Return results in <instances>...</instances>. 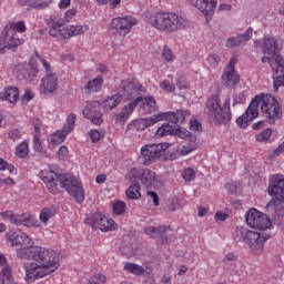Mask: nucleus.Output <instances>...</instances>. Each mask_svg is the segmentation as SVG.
<instances>
[{
  "instance_id": "obj_1",
  "label": "nucleus",
  "mask_w": 284,
  "mask_h": 284,
  "mask_svg": "<svg viewBox=\"0 0 284 284\" xmlns=\"http://www.w3.org/2000/svg\"><path fill=\"white\" fill-rule=\"evenodd\" d=\"M258 106L261 108L262 116H264L271 125H274L276 121L283 118V109L276 98L271 94L262 93L261 95H256L244 114L236 119L239 128H247L248 123L258 116Z\"/></svg>"
},
{
  "instance_id": "obj_2",
  "label": "nucleus",
  "mask_w": 284,
  "mask_h": 284,
  "mask_svg": "<svg viewBox=\"0 0 284 284\" xmlns=\"http://www.w3.org/2000/svg\"><path fill=\"white\" fill-rule=\"evenodd\" d=\"M39 176L45 183L51 194H59L61 190H65L70 196H73L77 203L81 204L85 201V190H83V184L77 178L57 174L52 170L41 171Z\"/></svg>"
},
{
  "instance_id": "obj_3",
  "label": "nucleus",
  "mask_w": 284,
  "mask_h": 284,
  "mask_svg": "<svg viewBox=\"0 0 284 284\" xmlns=\"http://www.w3.org/2000/svg\"><path fill=\"white\" fill-rule=\"evenodd\" d=\"M59 261V253L54 250L37 246L34 262L24 264L27 278L37 281L57 272L61 266Z\"/></svg>"
},
{
  "instance_id": "obj_4",
  "label": "nucleus",
  "mask_w": 284,
  "mask_h": 284,
  "mask_svg": "<svg viewBox=\"0 0 284 284\" xmlns=\"http://www.w3.org/2000/svg\"><path fill=\"white\" fill-rule=\"evenodd\" d=\"M146 22L158 32H164L165 34H173V32H179V30H183L187 26L183 17L175 12L164 11L151 13L146 17Z\"/></svg>"
},
{
  "instance_id": "obj_5",
  "label": "nucleus",
  "mask_w": 284,
  "mask_h": 284,
  "mask_svg": "<svg viewBox=\"0 0 284 284\" xmlns=\"http://www.w3.org/2000/svg\"><path fill=\"white\" fill-rule=\"evenodd\" d=\"M204 114L215 125H227L232 121L230 100H225L221 105V98L216 94L211 95L204 104Z\"/></svg>"
},
{
  "instance_id": "obj_6",
  "label": "nucleus",
  "mask_w": 284,
  "mask_h": 284,
  "mask_svg": "<svg viewBox=\"0 0 284 284\" xmlns=\"http://www.w3.org/2000/svg\"><path fill=\"white\" fill-rule=\"evenodd\" d=\"M160 114H173L174 118L166 116L162 119V121H169L170 123L162 124L158 130L155 136H172V134H178L182 139H185L190 134V132L181 131V123H185V119L190 116V111L187 110H176L175 112H161Z\"/></svg>"
},
{
  "instance_id": "obj_7",
  "label": "nucleus",
  "mask_w": 284,
  "mask_h": 284,
  "mask_svg": "<svg viewBox=\"0 0 284 284\" xmlns=\"http://www.w3.org/2000/svg\"><path fill=\"white\" fill-rule=\"evenodd\" d=\"M139 24V20L134 16L115 17L111 20L109 34L113 48L119 45L123 38L128 37L132 29Z\"/></svg>"
},
{
  "instance_id": "obj_8",
  "label": "nucleus",
  "mask_w": 284,
  "mask_h": 284,
  "mask_svg": "<svg viewBox=\"0 0 284 284\" xmlns=\"http://www.w3.org/2000/svg\"><path fill=\"white\" fill-rule=\"evenodd\" d=\"M90 30V26L88 24H71L68 27H63L61 22L53 21L49 23V34L57 39V41H68L72 39V37H79L80 34H85Z\"/></svg>"
},
{
  "instance_id": "obj_9",
  "label": "nucleus",
  "mask_w": 284,
  "mask_h": 284,
  "mask_svg": "<svg viewBox=\"0 0 284 284\" xmlns=\"http://www.w3.org/2000/svg\"><path fill=\"white\" fill-rule=\"evenodd\" d=\"M263 52L262 63H270L271 68H277L275 72H284V59L280 53L276 39L265 37L263 40Z\"/></svg>"
},
{
  "instance_id": "obj_10",
  "label": "nucleus",
  "mask_w": 284,
  "mask_h": 284,
  "mask_svg": "<svg viewBox=\"0 0 284 284\" xmlns=\"http://www.w3.org/2000/svg\"><path fill=\"white\" fill-rule=\"evenodd\" d=\"M267 192L270 196H273L267 205L274 207L275 212H284V176L273 175L270 179Z\"/></svg>"
},
{
  "instance_id": "obj_11",
  "label": "nucleus",
  "mask_w": 284,
  "mask_h": 284,
  "mask_svg": "<svg viewBox=\"0 0 284 284\" xmlns=\"http://www.w3.org/2000/svg\"><path fill=\"white\" fill-rule=\"evenodd\" d=\"M1 219L10 221L17 227L24 225V227H41V223L34 215L30 213L14 214L12 211H3L0 213Z\"/></svg>"
},
{
  "instance_id": "obj_12",
  "label": "nucleus",
  "mask_w": 284,
  "mask_h": 284,
  "mask_svg": "<svg viewBox=\"0 0 284 284\" xmlns=\"http://www.w3.org/2000/svg\"><path fill=\"white\" fill-rule=\"evenodd\" d=\"M170 148L169 143L146 144L142 146L141 154L144 160V165H152L156 163L161 156L165 154V150Z\"/></svg>"
},
{
  "instance_id": "obj_13",
  "label": "nucleus",
  "mask_w": 284,
  "mask_h": 284,
  "mask_svg": "<svg viewBox=\"0 0 284 284\" xmlns=\"http://www.w3.org/2000/svg\"><path fill=\"white\" fill-rule=\"evenodd\" d=\"M166 116H170V119H174V114L172 113H158L151 118L133 120L131 123L128 124L126 130H132L133 132H143V130L152 128V125H155V123H159V121H163V119H166Z\"/></svg>"
},
{
  "instance_id": "obj_14",
  "label": "nucleus",
  "mask_w": 284,
  "mask_h": 284,
  "mask_svg": "<svg viewBox=\"0 0 284 284\" xmlns=\"http://www.w3.org/2000/svg\"><path fill=\"white\" fill-rule=\"evenodd\" d=\"M245 221L253 230H270L272 227V221L267 215L263 214L256 209H251L245 215Z\"/></svg>"
},
{
  "instance_id": "obj_15",
  "label": "nucleus",
  "mask_w": 284,
  "mask_h": 284,
  "mask_svg": "<svg viewBox=\"0 0 284 284\" xmlns=\"http://www.w3.org/2000/svg\"><path fill=\"white\" fill-rule=\"evenodd\" d=\"M139 92H145V88L141 85L136 78L122 80L119 88V94L122 99H134V97H139Z\"/></svg>"
},
{
  "instance_id": "obj_16",
  "label": "nucleus",
  "mask_w": 284,
  "mask_h": 284,
  "mask_svg": "<svg viewBox=\"0 0 284 284\" xmlns=\"http://www.w3.org/2000/svg\"><path fill=\"white\" fill-rule=\"evenodd\" d=\"M77 124V114L71 113L67 116V123L64 124L61 131H57L50 136L49 144L51 148H57V145H61L65 138L72 130H74V125Z\"/></svg>"
},
{
  "instance_id": "obj_17",
  "label": "nucleus",
  "mask_w": 284,
  "mask_h": 284,
  "mask_svg": "<svg viewBox=\"0 0 284 284\" xmlns=\"http://www.w3.org/2000/svg\"><path fill=\"white\" fill-rule=\"evenodd\" d=\"M26 40L20 38L18 33H13L12 31H8V29H3L2 36L0 39V54H3V50H17L20 45H23Z\"/></svg>"
},
{
  "instance_id": "obj_18",
  "label": "nucleus",
  "mask_w": 284,
  "mask_h": 284,
  "mask_svg": "<svg viewBox=\"0 0 284 284\" xmlns=\"http://www.w3.org/2000/svg\"><path fill=\"white\" fill-rule=\"evenodd\" d=\"M85 223H89L93 230H101V232H112L116 230L114 220L108 219L101 213H94L91 219L85 220Z\"/></svg>"
},
{
  "instance_id": "obj_19",
  "label": "nucleus",
  "mask_w": 284,
  "mask_h": 284,
  "mask_svg": "<svg viewBox=\"0 0 284 284\" xmlns=\"http://www.w3.org/2000/svg\"><path fill=\"white\" fill-rule=\"evenodd\" d=\"M270 239L265 233H250L248 240H247V245L251 250V252L255 256H261L263 254V250H265V241Z\"/></svg>"
},
{
  "instance_id": "obj_20",
  "label": "nucleus",
  "mask_w": 284,
  "mask_h": 284,
  "mask_svg": "<svg viewBox=\"0 0 284 284\" xmlns=\"http://www.w3.org/2000/svg\"><path fill=\"white\" fill-rule=\"evenodd\" d=\"M82 114L93 125H101L103 123V113L99 110V102H89L82 110Z\"/></svg>"
},
{
  "instance_id": "obj_21",
  "label": "nucleus",
  "mask_w": 284,
  "mask_h": 284,
  "mask_svg": "<svg viewBox=\"0 0 284 284\" xmlns=\"http://www.w3.org/2000/svg\"><path fill=\"white\" fill-rule=\"evenodd\" d=\"M194 6L202 12V14H204L206 22L210 23L214 17V11L216 10L219 2H216V0H195Z\"/></svg>"
},
{
  "instance_id": "obj_22",
  "label": "nucleus",
  "mask_w": 284,
  "mask_h": 284,
  "mask_svg": "<svg viewBox=\"0 0 284 284\" xmlns=\"http://www.w3.org/2000/svg\"><path fill=\"white\" fill-rule=\"evenodd\" d=\"M7 240L11 243L12 247L16 245L30 247L32 245V239L21 231L7 232Z\"/></svg>"
},
{
  "instance_id": "obj_23",
  "label": "nucleus",
  "mask_w": 284,
  "mask_h": 284,
  "mask_svg": "<svg viewBox=\"0 0 284 284\" xmlns=\"http://www.w3.org/2000/svg\"><path fill=\"white\" fill-rule=\"evenodd\" d=\"M57 88H59V82L55 73H49L47 77L41 79V94H54V92H57Z\"/></svg>"
},
{
  "instance_id": "obj_24",
  "label": "nucleus",
  "mask_w": 284,
  "mask_h": 284,
  "mask_svg": "<svg viewBox=\"0 0 284 284\" xmlns=\"http://www.w3.org/2000/svg\"><path fill=\"white\" fill-rule=\"evenodd\" d=\"M254 34V29L250 27L243 34H237L236 37H231L226 40V48H241L243 43H247L252 36Z\"/></svg>"
},
{
  "instance_id": "obj_25",
  "label": "nucleus",
  "mask_w": 284,
  "mask_h": 284,
  "mask_svg": "<svg viewBox=\"0 0 284 284\" xmlns=\"http://www.w3.org/2000/svg\"><path fill=\"white\" fill-rule=\"evenodd\" d=\"M144 233L151 239H161L162 243H168L170 236L168 235V226H146Z\"/></svg>"
},
{
  "instance_id": "obj_26",
  "label": "nucleus",
  "mask_w": 284,
  "mask_h": 284,
  "mask_svg": "<svg viewBox=\"0 0 284 284\" xmlns=\"http://www.w3.org/2000/svg\"><path fill=\"white\" fill-rule=\"evenodd\" d=\"M140 102L141 98L134 99L128 105H125L120 113L115 114L116 121H119L120 123H125V121L130 119V115L132 114V112H134L136 105H139Z\"/></svg>"
},
{
  "instance_id": "obj_27",
  "label": "nucleus",
  "mask_w": 284,
  "mask_h": 284,
  "mask_svg": "<svg viewBox=\"0 0 284 284\" xmlns=\"http://www.w3.org/2000/svg\"><path fill=\"white\" fill-rule=\"evenodd\" d=\"M0 101H9V103H17L19 101V89L16 87H8L0 92Z\"/></svg>"
},
{
  "instance_id": "obj_28",
  "label": "nucleus",
  "mask_w": 284,
  "mask_h": 284,
  "mask_svg": "<svg viewBox=\"0 0 284 284\" xmlns=\"http://www.w3.org/2000/svg\"><path fill=\"white\" fill-rule=\"evenodd\" d=\"M222 83L225 88H236L237 83H241V75L237 72H224L222 74Z\"/></svg>"
},
{
  "instance_id": "obj_29",
  "label": "nucleus",
  "mask_w": 284,
  "mask_h": 284,
  "mask_svg": "<svg viewBox=\"0 0 284 284\" xmlns=\"http://www.w3.org/2000/svg\"><path fill=\"white\" fill-rule=\"evenodd\" d=\"M17 257L21 261H36L37 257V246L34 247H21L17 250Z\"/></svg>"
},
{
  "instance_id": "obj_30",
  "label": "nucleus",
  "mask_w": 284,
  "mask_h": 284,
  "mask_svg": "<svg viewBox=\"0 0 284 284\" xmlns=\"http://www.w3.org/2000/svg\"><path fill=\"white\" fill-rule=\"evenodd\" d=\"M135 99H140V103H142V108L144 110H148L149 114H152V112H156L159 110V106L156 105V99L152 95L146 97H138Z\"/></svg>"
},
{
  "instance_id": "obj_31",
  "label": "nucleus",
  "mask_w": 284,
  "mask_h": 284,
  "mask_svg": "<svg viewBox=\"0 0 284 284\" xmlns=\"http://www.w3.org/2000/svg\"><path fill=\"white\" fill-rule=\"evenodd\" d=\"M6 30L9 32H13V34H23L28 31V27L26 26V21L20 20L16 22H9L6 27Z\"/></svg>"
},
{
  "instance_id": "obj_32",
  "label": "nucleus",
  "mask_w": 284,
  "mask_h": 284,
  "mask_svg": "<svg viewBox=\"0 0 284 284\" xmlns=\"http://www.w3.org/2000/svg\"><path fill=\"white\" fill-rule=\"evenodd\" d=\"M141 183H143L145 187H154V185L156 184V173L150 169H144Z\"/></svg>"
},
{
  "instance_id": "obj_33",
  "label": "nucleus",
  "mask_w": 284,
  "mask_h": 284,
  "mask_svg": "<svg viewBox=\"0 0 284 284\" xmlns=\"http://www.w3.org/2000/svg\"><path fill=\"white\" fill-rule=\"evenodd\" d=\"M121 101V95L109 97L103 101V110H105V112H112V110H114V108H116Z\"/></svg>"
},
{
  "instance_id": "obj_34",
  "label": "nucleus",
  "mask_w": 284,
  "mask_h": 284,
  "mask_svg": "<svg viewBox=\"0 0 284 284\" xmlns=\"http://www.w3.org/2000/svg\"><path fill=\"white\" fill-rule=\"evenodd\" d=\"M0 283L1 284H17L14 277H12V268L10 266H4L0 272Z\"/></svg>"
},
{
  "instance_id": "obj_35",
  "label": "nucleus",
  "mask_w": 284,
  "mask_h": 284,
  "mask_svg": "<svg viewBox=\"0 0 284 284\" xmlns=\"http://www.w3.org/2000/svg\"><path fill=\"white\" fill-rule=\"evenodd\" d=\"M129 181L131 184L141 185V179L143 176V170L142 169H131L130 172L126 174Z\"/></svg>"
},
{
  "instance_id": "obj_36",
  "label": "nucleus",
  "mask_w": 284,
  "mask_h": 284,
  "mask_svg": "<svg viewBox=\"0 0 284 284\" xmlns=\"http://www.w3.org/2000/svg\"><path fill=\"white\" fill-rule=\"evenodd\" d=\"M125 272H130V274H134L135 276H143L145 274V268L139 264L126 263L124 265Z\"/></svg>"
},
{
  "instance_id": "obj_37",
  "label": "nucleus",
  "mask_w": 284,
  "mask_h": 284,
  "mask_svg": "<svg viewBox=\"0 0 284 284\" xmlns=\"http://www.w3.org/2000/svg\"><path fill=\"white\" fill-rule=\"evenodd\" d=\"M253 233H254V231H250V230L245 229L244 226H237L235 229L236 239H239V241H245L246 243L250 240V234H253Z\"/></svg>"
},
{
  "instance_id": "obj_38",
  "label": "nucleus",
  "mask_w": 284,
  "mask_h": 284,
  "mask_svg": "<svg viewBox=\"0 0 284 284\" xmlns=\"http://www.w3.org/2000/svg\"><path fill=\"white\" fill-rule=\"evenodd\" d=\"M141 196V184H131L126 190V197L131 200L140 199Z\"/></svg>"
},
{
  "instance_id": "obj_39",
  "label": "nucleus",
  "mask_w": 284,
  "mask_h": 284,
  "mask_svg": "<svg viewBox=\"0 0 284 284\" xmlns=\"http://www.w3.org/2000/svg\"><path fill=\"white\" fill-rule=\"evenodd\" d=\"M30 154V148L28 146V142L23 141L16 148V156L18 159H26Z\"/></svg>"
},
{
  "instance_id": "obj_40",
  "label": "nucleus",
  "mask_w": 284,
  "mask_h": 284,
  "mask_svg": "<svg viewBox=\"0 0 284 284\" xmlns=\"http://www.w3.org/2000/svg\"><path fill=\"white\" fill-rule=\"evenodd\" d=\"M272 129H264L255 135V139L258 143H270L272 141Z\"/></svg>"
},
{
  "instance_id": "obj_41",
  "label": "nucleus",
  "mask_w": 284,
  "mask_h": 284,
  "mask_svg": "<svg viewBox=\"0 0 284 284\" xmlns=\"http://www.w3.org/2000/svg\"><path fill=\"white\" fill-rule=\"evenodd\" d=\"M101 85H103V78L98 77L88 82L87 90L90 92H99V90H101Z\"/></svg>"
},
{
  "instance_id": "obj_42",
  "label": "nucleus",
  "mask_w": 284,
  "mask_h": 284,
  "mask_svg": "<svg viewBox=\"0 0 284 284\" xmlns=\"http://www.w3.org/2000/svg\"><path fill=\"white\" fill-rule=\"evenodd\" d=\"M18 4L21 6V8H32L33 10H43V8H45V4L30 0H18Z\"/></svg>"
},
{
  "instance_id": "obj_43",
  "label": "nucleus",
  "mask_w": 284,
  "mask_h": 284,
  "mask_svg": "<svg viewBox=\"0 0 284 284\" xmlns=\"http://www.w3.org/2000/svg\"><path fill=\"white\" fill-rule=\"evenodd\" d=\"M54 216V210L52 209H48L44 207L41 210L40 212V221H42V223L44 225H48V222L50 221V219H52Z\"/></svg>"
},
{
  "instance_id": "obj_44",
  "label": "nucleus",
  "mask_w": 284,
  "mask_h": 284,
  "mask_svg": "<svg viewBox=\"0 0 284 284\" xmlns=\"http://www.w3.org/2000/svg\"><path fill=\"white\" fill-rule=\"evenodd\" d=\"M36 134L33 135V150L36 152H43V143L41 142V133H39V126H36Z\"/></svg>"
},
{
  "instance_id": "obj_45",
  "label": "nucleus",
  "mask_w": 284,
  "mask_h": 284,
  "mask_svg": "<svg viewBox=\"0 0 284 284\" xmlns=\"http://www.w3.org/2000/svg\"><path fill=\"white\" fill-rule=\"evenodd\" d=\"M39 61H41V55H39V52L36 51L29 60V67L32 72H39Z\"/></svg>"
},
{
  "instance_id": "obj_46",
  "label": "nucleus",
  "mask_w": 284,
  "mask_h": 284,
  "mask_svg": "<svg viewBox=\"0 0 284 284\" xmlns=\"http://www.w3.org/2000/svg\"><path fill=\"white\" fill-rule=\"evenodd\" d=\"M274 90L277 91L281 87L284 88V72H275L273 74Z\"/></svg>"
},
{
  "instance_id": "obj_47",
  "label": "nucleus",
  "mask_w": 284,
  "mask_h": 284,
  "mask_svg": "<svg viewBox=\"0 0 284 284\" xmlns=\"http://www.w3.org/2000/svg\"><path fill=\"white\" fill-rule=\"evenodd\" d=\"M162 57L164 61H168L169 63L174 61V59H176V55H174V51H172V49H170V47L168 45L163 47Z\"/></svg>"
},
{
  "instance_id": "obj_48",
  "label": "nucleus",
  "mask_w": 284,
  "mask_h": 284,
  "mask_svg": "<svg viewBox=\"0 0 284 284\" xmlns=\"http://www.w3.org/2000/svg\"><path fill=\"white\" fill-rule=\"evenodd\" d=\"M206 63H209V65H211V68H217V65L221 63V58L216 53H211L206 58Z\"/></svg>"
},
{
  "instance_id": "obj_49",
  "label": "nucleus",
  "mask_w": 284,
  "mask_h": 284,
  "mask_svg": "<svg viewBox=\"0 0 284 284\" xmlns=\"http://www.w3.org/2000/svg\"><path fill=\"white\" fill-rule=\"evenodd\" d=\"M113 212L114 214H118V216H121V214L125 213V203L118 201L113 204Z\"/></svg>"
},
{
  "instance_id": "obj_50",
  "label": "nucleus",
  "mask_w": 284,
  "mask_h": 284,
  "mask_svg": "<svg viewBox=\"0 0 284 284\" xmlns=\"http://www.w3.org/2000/svg\"><path fill=\"white\" fill-rule=\"evenodd\" d=\"M184 181H194L196 179V171L194 169H185L182 173Z\"/></svg>"
},
{
  "instance_id": "obj_51",
  "label": "nucleus",
  "mask_w": 284,
  "mask_h": 284,
  "mask_svg": "<svg viewBox=\"0 0 284 284\" xmlns=\"http://www.w3.org/2000/svg\"><path fill=\"white\" fill-rule=\"evenodd\" d=\"M106 277L103 274H98L89 280L88 284H105Z\"/></svg>"
},
{
  "instance_id": "obj_52",
  "label": "nucleus",
  "mask_w": 284,
  "mask_h": 284,
  "mask_svg": "<svg viewBox=\"0 0 284 284\" xmlns=\"http://www.w3.org/2000/svg\"><path fill=\"white\" fill-rule=\"evenodd\" d=\"M4 170H8V172L12 173L14 172V165L0 158V172H4Z\"/></svg>"
},
{
  "instance_id": "obj_53",
  "label": "nucleus",
  "mask_w": 284,
  "mask_h": 284,
  "mask_svg": "<svg viewBox=\"0 0 284 284\" xmlns=\"http://www.w3.org/2000/svg\"><path fill=\"white\" fill-rule=\"evenodd\" d=\"M160 88H162V90H165V92H174V90H176V87H174V84L169 80H164L163 82H161Z\"/></svg>"
},
{
  "instance_id": "obj_54",
  "label": "nucleus",
  "mask_w": 284,
  "mask_h": 284,
  "mask_svg": "<svg viewBox=\"0 0 284 284\" xmlns=\"http://www.w3.org/2000/svg\"><path fill=\"white\" fill-rule=\"evenodd\" d=\"M89 136L92 143H99V141H101V132H99V130H91Z\"/></svg>"
},
{
  "instance_id": "obj_55",
  "label": "nucleus",
  "mask_w": 284,
  "mask_h": 284,
  "mask_svg": "<svg viewBox=\"0 0 284 284\" xmlns=\"http://www.w3.org/2000/svg\"><path fill=\"white\" fill-rule=\"evenodd\" d=\"M77 12H78L77 8L67 10L64 13L65 21L68 22L72 21L77 17Z\"/></svg>"
},
{
  "instance_id": "obj_56",
  "label": "nucleus",
  "mask_w": 284,
  "mask_h": 284,
  "mask_svg": "<svg viewBox=\"0 0 284 284\" xmlns=\"http://www.w3.org/2000/svg\"><path fill=\"white\" fill-rule=\"evenodd\" d=\"M9 136L12 141H19V139H21V131L13 129L9 132Z\"/></svg>"
},
{
  "instance_id": "obj_57",
  "label": "nucleus",
  "mask_w": 284,
  "mask_h": 284,
  "mask_svg": "<svg viewBox=\"0 0 284 284\" xmlns=\"http://www.w3.org/2000/svg\"><path fill=\"white\" fill-rule=\"evenodd\" d=\"M178 87L180 90H187V79H185V77H180L178 79Z\"/></svg>"
},
{
  "instance_id": "obj_58",
  "label": "nucleus",
  "mask_w": 284,
  "mask_h": 284,
  "mask_svg": "<svg viewBox=\"0 0 284 284\" xmlns=\"http://www.w3.org/2000/svg\"><path fill=\"white\" fill-rule=\"evenodd\" d=\"M68 154H69L68 146L65 145L60 146V149L58 150L59 159L63 160L65 159V156H68Z\"/></svg>"
},
{
  "instance_id": "obj_59",
  "label": "nucleus",
  "mask_w": 284,
  "mask_h": 284,
  "mask_svg": "<svg viewBox=\"0 0 284 284\" xmlns=\"http://www.w3.org/2000/svg\"><path fill=\"white\" fill-rule=\"evenodd\" d=\"M237 59L235 55H233L229 62V64L226 65V70L227 72H234V67L236 65L237 63Z\"/></svg>"
},
{
  "instance_id": "obj_60",
  "label": "nucleus",
  "mask_w": 284,
  "mask_h": 284,
  "mask_svg": "<svg viewBox=\"0 0 284 284\" xmlns=\"http://www.w3.org/2000/svg\"><path fill=\"white\" fill-rule=\"evenodd\" d=\"M148 194L152 199V202L155 205V207H159V205H160L159 194H156V192H154V191H149Z\"/></svg>"
},
{
  "instance_id": "obj_61",
  "label": "nucleus",
  "mask_w": 284,
  "mask_h": 284,
  "mask_svg": "<svg viewBox=\"0 0 284 284\" xmlns=\"http://www.w3.org/2000/svg\"><path fill=\"white\" fill-rule=\"evenodd\" d=\"M23 77L29 83H34L37 81V72H28Z\"/></svg>"
},
{
  "instance_id": "obj_62",
  "label": "nucleus",
  "mask_w": 284,
  "mask_h": 284,
  "mask_svg": "<svg viewBox=\"0 0 284 284\" xmlns=\"http://www.w3.org/2000/svg\"><path fill=\"white\" fill-rule=\"evenodd\" d=\"M227 219H230V215H227L226 213H221V212H217L216 214H215V221H221V222H223V221H227Z\"/></svg>"
},
{
  "instance_id": "obj_63",
  "label": "nucleus",
  "mask_w": 284,
  "mask_h": 284,
  "mask_svg": "<svg viewBox=\"0 0 284 284\" xmlns=\"http://www.w3.org/2000/svg\"><path fill=\"white\" fill-rule=\"evenodd\" d=\"M230 261H236V255H234V253H227L224 256L223 263H230Z\"/></svg>"
},
{
  "instance_id": "obj_64",
  "label": "nucleus",
  "mask_w": 284,
  "mask_h": 284,
  "mask_svg": "<svg viewBox=\"0 0 284 284\" xmlns=\"http://www.w3.org/2000/svg\"><path fill=\"white\" fill-rule=\"evenodd\" d=\"M284 152V142H282L275 150H274V154L275 156H281V154H283Z\"/></svg>"
}]
</instances>
